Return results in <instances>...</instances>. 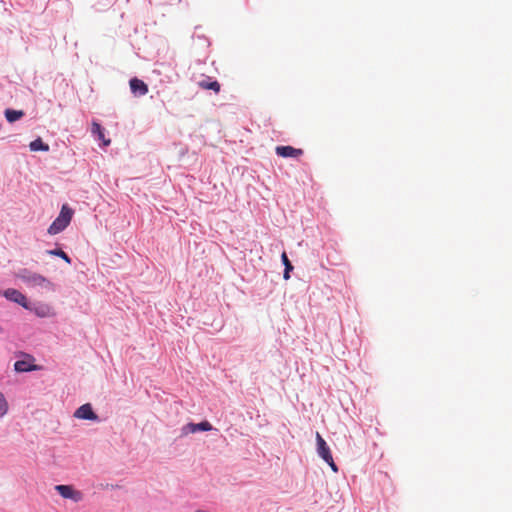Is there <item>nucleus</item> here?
<instances>
[{
  "label": "nucleus",
  "instance_id": "obj_1",
  "mask_svg": "<svg viewBox=\"0 0 512 512\" xmlns=\"http://www.w3.org/2000/svg\"><path fill=\"white\" fill-rule=\"evenodd\" d=\"M17 277L28 287L53 290V283L48 278L28 269H21L18 272Z\"/></svg>",
  "mask_w": 512,
  "mask_h": 512
},
{
  "label": "nucleus",
  "instance_id": "obj_2",
  "mask_svg": "<svg viewBox=\"0 0 512 512\" xmlns=\"http://www.w3.org/2000/svg\"><path fill=\"white\" fill-rule=\"evenodd\" d=\"M73 214L74 210L70 208L67 204H64L61 207L59 215L49 226L48 233L50 235H56L65 230L66 227L70 224Z\"/></svg>",
  "mask_w": 512,
  "mask_h": 512
},
{
  "label": "nucleus",
  "instance_id": "obj_3",
  "mask_svg": "<svg viewBox=\"0 0 512 512\" xmlns=\"http://www.w3.org/2000/svg\"><path fill=\"white\" fill-rule=\"evenodd\" d=\"M55 490L65 499H70L75 503L83 499L82 492L75 490L71 485H56Z\"/></svg>",
  "mask_w": 512,
  "mask_h": 512
},
{
  "label": "nucleus",
  "instance_id": "obj_4",
  "mask_svg": "<svg viewBox=\"0 0 512 512\" xmlns=\"http://www.w3.org/2000/svg\"><path fill=\"white\" fill-rule=\"evenodd\" d=\"M28 308H25L26 310H29L33 312L36 316L40 318H47L52 316V308L50 305L42 302H28V305H26Z\"/></svg>",
  "mask_w": 512,
  "mask_h": 512
},
{
  "label": "nucleus",
  "instance_id": "obj_5",
  "mask_svg": "<svg viewBox=\"0 0 512 512\" xmlns=\"http://www.w3.org/2000/svg\"><path fill=\"white\" fill-rule=\"evenodd\" d=\"M74 417L77 419L99 421V416L94 412L90 403H85L76 409Z\"/></svg>",
  "mask_w": 512,
  "mask_h": 512
},
{
  "label": "nucleus",
  "instance_id": "obj_6",
  "mask_svg": "<svg viewBox=\"0 0 512 512\" xmlns=\"http://www.w3.org/2000/svg\"><path fill=\"white\" fill-rule=\"evenodd\" d=\"M3 296L11 302L17 303L21 305L24 309L28 308V299L27 297L20 291L14 288H8L3 292Z\"/></svg>",
  "mask_w": 512,
  "mask_h": 512
},
{
  "label": "nucleus",
  "instance_id": "obj_7",
  "mask_svg": "<svg viewBox=\"0 0 512 512\" xmlns=\"http://www.w3.org/2000/svg\"><path fill=\"white\" fill-rule=\"evenodd\" d=\"M212 430V425L208 421H202L200 423H188L181 429L182 435H188L196 432H207Z\"/></svg>",
  "mask_w": 512,
  "mask_h": 512
},
{
  "label": "nucleus",
  "instance_id": "obj_8",
  "mask_svg": "<svg viewBox=\"0 0 512 512\" xmlns=\"http://www.w3.org/2000/svg\"><path fill=\"white\" fill-rule=\"evenodd\" d=\"M129 85H130L131 93L135 97H141L148 93L147 84L143 80H140L136 77L130 79Z\"/></svg>",
  "mask_w": 512,
  "mask_h": 512
},
{
  "label": "nucleus",
  "instance_id": "obj_9",
  "mask_svg": "<svg viewBox=\"0 0 512 512\" xmlns=\"http://www.w3.org/2000/svg\"><path fill=\"white\" fill-rule=\"evenodd\" d=\"M316 443H317L318 455L324 461L331 460L332 454H331L330 448H329L328 444L326 443V441L323 439V437L319 433L316 434Z\"/></svg>",
  "mask_w": 512,
  "mask_h": 512
},
{
  "label": "nucleus",
  "instance_id": "obj_10",
  "mask_svg": "<svg viewBox=\"0 0 512 512\" xmlns=\"http://www.w3.org/2000/svg\"><path fill=\"white\" fill-rule=\"evenodd\" d=\"M276 154L283 158H296L303 154L302 149H297L292 146H277Z\"/></svg>",
  "mask_w": 512,
  "mask_h": 512
},
{
  "label": "nucleus",
  "instance_id": "obj_11",
  "mask_svg": "<svg viewBox=\"0 0 512 512\" xmlns=\"http://www.w3.org/2000/svg\"><path fill=\"white\" fill-rule=\"evenodd\" d=\"M38 367L27 360H17L14 363V370L18 373L31 372L37 370Z\"/></svg>",
  "mask_w": 512,
  "mask_h": 512
},
{
  "label": "nucleus",
  "instance_id": "obj_12",
  "mask_svg": "<svg viewBox=\"0 0 512 512\" xmlns=\"http://www.w3.org/2000/svg\"><path fill=\"white\" fill-rule=\"evenodd\" d=\"M91 132L98 140L103 142L104 146H108L110 144V139H105L104 128L98 122L93 121Z\"/></svg>",
  "mask_w": 512,
  "mask_h": 512
},
{
  "label": "nucleus",
  "instance_id": "obj_13",
  "mask_svg": "<svg viewBox=\"0 0 512 512\" xmlns=\"http://www.w3.org/2000/svg\"><path fill=\"white\" fill-rule=\"evenodd\" d=\"M29 149L33 152H38V151L48 152L50 147L48 144L44 143L40 137H38L35 140L30 142Z\"/></svg>",
  "mask_w": 512,
  "mask_h": 512
},
{
  "label": "nucleus",
  "instance_id": "obj_14",
  "mask_svg": "<svg viewBox=\"0 0 512 512\" xmlns=\"http://www.w3.org/2000/svg\"><path fill=\"white\" fill-rule=\"evenodd\" d=\"M24 116V112L22 110H14V109H6L5 110V118L9 123H13Z\"/></svg>",
  "mask_w": 512,
  "mask_h": 512
},
{
  "label": "nucleus",
  "instance_id": "obj_15",
  "mask_svg": "<svg viewBox=\"0 0 512 512\" xmlns=\"http://www.w3.org/2000/svg\"><path fill=\"white\" fill-rule=\"evenodd\" d=\"M46 253L51 256H57L63 259L66 263L71 264V258L69 255L60 248L47 250Z\"/></svg>",
  "mask_w": 512,
  "mask_h": 512
},
{
  "label": "nucleus",
  "instance_id": "obj_16",
  "mask_svg": "<svg viewBox=\"0 0 512 512\" xmlns=\"http://www.w3.org/2000/svg\"><path fill=\"white\" fill-rule=\"evenodd\" d=\"M200 86L204 89H207V90H213L215 92H219L220 91V84L218 81L214 80V81H201L200 82Z\"/></svg>",
  "mask_w": 512,
  "mask_h": 512
},
{
  "label": "nucleus",
  "instance_id": "obj_17",
  "mask_svg": "<svg viewBox=\"0 0 512 512\" xmlns=\"http://www.w3.org/2000/svg\"><path fill=\"white\" fill-rule=\"evenodd\" d=\"M8 411V403L4 395L0 392V418H2Z\"/></svg>",
  "mask_w": 512,
  "mask_h": 512
},
{
  "label": "nucleus",
  "instance_id": "obj_18",
  "mask_svg": "<svg viewBox=\"0 0 512 512\" xmlns=\"http://www.w3.org/2000/svg\"><path fill=\"white\" fill-rule=\"evenodd\" d=\"M281 262L284 265L285 269H288V270H293L294 269V267H293L292 263L290 262L286 252H283L281 254Z\"/></svg>",
  "mask_w": 512,
  "mask_h": 512
},
{
  "label": "nucleus",
  "instance_id": "obj_19",
  "mask_svg": "<svg viewBox=\"0 0 512 512\" xmlns=\"http://www.w3.org/2000/svg\"><path fill=\"white\" fill-rule=\"evenodd\" d=\"M330 467L331 469L334 471V472H337L338 471V467L337 465L335 464L334 460H333V457L331 456V460H328V461H325Z\"/></svg>",
  "mask_w": 512,
  "mask_h": 512
},
{
  "label": "nucleus",
  "instance_id": "obj_20",
  "mask_svg": "<svg viewBox=\"0 0 512 512\" xmlns=\"http://www.w3.org/2000/svg\"><path fill=\"white\" fill-rule=\"evenodd\" d=\"M291 271H292V270H288V269H285V268H284L283 278H284L285 280H288V279L290 278V272H291Z\"/></svg>",
  "mask_w": 512,
  "mask_h": 512
},
{
  "label": "nucleus",
  "instance_id": "obj_21",
  "mask_svg": "<svg viewBox=\"0 0 512 512\" xmlns=\"http://www.w3.org/2000/svg\"><path fill=\"white\" fill-rule=\"evenodd\" d=\"M4 333L3 327L0 325V334Z\"/></svg>",
  "mask_w": 512,
  "mask_h": 512
},
{
  "label": "nucleus",
  "instance_id": "obj_22",
  "mask_svg": "<svg viewBox=\"0 0 512 512\" xmlns=\"http://www.w3.org/2000/svg\"><path fill=\"white\" fill-rule=\"evenodd\" d=\"M195 512H207V511L202 510V509H197Z\"/></svg>",
  "mask_w": 512,
  "mask_h": 512
}]
</instances>
